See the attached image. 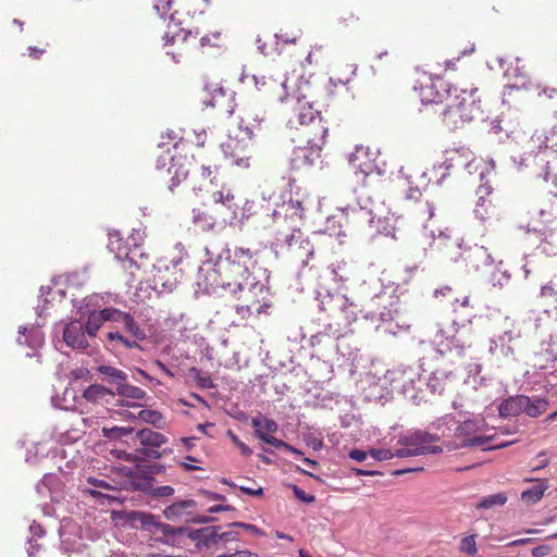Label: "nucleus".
Instances as JSON below:
<instances>
[{
  "label": "nucleus",
  "mask_w": 557,
  "mask_h": 557,
  "mask_svg": "<svg viewBox=\"0 0 557 557\" xmlns=\"http://www.w3.org/2000/svg\"><path fill=\"white\" fill-rule=\"evenodd\" d=\"M207 260L198 269L195 295H213L220 289L227 292L236 299L243 298V293L261 295L269 294V275L262 283L250 273L255 264L253 252L244 247L231 248L224 245L219 248H206Z\"/></svg>",
  "instance_id": "1"
},
{
  "label": "nucleus",
  "mask_w": 557,
  "mask_h": 557,
  "mask_svg": "<svg viewBox=\"0 0 557 557\" xmlns=\"http://www.w3.org/2000/svg\"><path fill=\"white\" fill-rule=\"evenodd\" d=\"M480 107L476 103L472 92L468 94L462 89L457 91L446 102V107L442 112L443 122L450 131H457L471 122L479 113Z\"/></svg>",
  "instance_id": "2"
},
{
  "label": "nucleus",
  "mask_w": 557,
  "mask_h": 557,
  "mask_svg": "<svg viewBox=\"0 0 557 557\" xmlns=\"http://www.w3.org/2000/svg\"><path fill=\"white\" fill-rule=\"evenodd\" d=\"M385 380L389 382L393 391L401 393L413 404H419L422 400L421 388L418 386L421 384V375L412 367L400 364L388 370Z\"/></svg>",
  "instance_id": "3"
},
{
  "label": "nucleus",
  "mask_w": 557,
  "mask_h": 557,
  "mask_svg": "<svg viewBox=\"0 0 557 557\" xmlns=\"http://www.w3.org/2000/svg\"><path fill=\"white\" fill-rule=\"evenodd\" d=\"M327 126H321L320 138L309 137L307 145L304 147H296L289 159L292 170H299L304 166H312L315 161L321 157L322 146L325 143L327 135Z\"/></svg>",
  "instance_id": "4"
},
{
  "label": "nucleus",
  "mask_w": 557,
  "mask_h": 557,
  "mask_svg": "<svg viewBox=\"0 0 557 557\" xmlns=\"http://www.w3.org/2000/svg\"><path fill=\"white\" fill-rule=\"evenodd\" d=\"M109 243L108 248L111 252L115 255V258L123 262L124 269L136 268L140 269L141 263L137 261V257L144 258L145 253L138 252L139 247L136 243V239L133 238L134 244L133 248H131L126 243H123V238L119 231H112L108 234Z\"/></svg>",
  "instance_id": "5"
},
{
  "label": "nucleus",
  "mask_w": 557,
  "mask_h": 557,
  "mask_svg": "<svg viewBox=\"0 0 557 557\" xmlns=\"http://www.w3.org/2000/svg\"><path fill=\"white\" fill-rule=\"evenodd\" d=\"M457 91V87L441 77L429 78L420 86V98L424 104L446 103Z\"/></svg>",
  "instance_id": "6"
},
{
  "label": "nucleus",
  "mask_w": 557,
  "mask_h": 557,
  "mask_svg": "<svg viewBox=\"0 0 557 557\" xmlns=\"http://www.w3.org/2000/svg\"><path fill=\"white\" fill-rule=\"evenodd\" d=\"M181 260H172L169 263L159 262L153 265L156 273L153 274L154 288L160 286L161 292H172L182 277V270H177Z\"/></svg>",
  "instance_id": "7"
},
{
  "label": "nucleus",
  "mask_w": 557,
  "mask_h": 557,
  "mask_svg": "<svg viewBox=\"0 0 557 557\" xmlns=\"http://www.w3.org/2000/svg\"><path fill=\"white\" fill-rule=\"evenodd\" d=\"M187 525L175 527L170 523L163 522L160 520V518H158V521L151 534H160V536L156 537V541L161 544L181 548L185 544L184 539L187 537Z\"/></svg>",
  "instance_id": "8"
},
{
  "label": "nucleus",
  "mask_w": 557,
  "mask_h": 557,
  "mask_svg": "<svg viewBox=\"0 0 557 557\" xmlns=\"http://www.w3.org/2000/svg\"><path fill=\"white\" fill-rule=\"evenodd\" d=\"M87 333L84 327V322L78 319H74L71 322L63 325L62 341L66 346L74 350L91 355L89 351V344L87 341Z\"/></svg>",
  "instance_id": "9"
},
{
  "label": "nucleus",
  "mask_w": 557,
  "mask_h": 557,
  "mask_svg": "<svg viewBox=\"0 0 557 557\" xmlns=\"http://www.w3.org/2000/svg\"><path fill=\"white\" fill-rule=\"evenodd\" d=\"M136 438L139 440L140 445L145 446L146 450L152 449L154 454H158V457H149L148 461L160 459L173 453L172 448H161L162 445L168 443L169 438L164 434L153 431L150 428L139 429Z\"/></svg>",
  "instance_id": "10"
},
{
  "label": "nucleus",
  "mask_w": 557,
  "mask_h": 557,
  "mask_svg": "<svg viewBox=\"0 0 557 557\" xmlns=\"http://www.w3.org/2000/svg\"><path fill=\"white\" fill-rule=\"evenodd\" d=\"M198 508V502L194 498L176 499L165 506L162 516L165 520L174 523H188L190 515Z\"/></svg>",
  "instance_id": "11"
},
{
  "label": "nucleus",
  "mask_w": 557,
  "mask_h": 557,
  "mask_svg": "<svg viewBox=\"0 0 557 557\" xmlns=\"http://www.w3.org/2000/svg\"><path fill=\"white\" fill-rule=\"evenodd\" d=\"M220 147L225 159H228L232 165H237L244 169L249 166L250 157L247 153V141L244 139L228 137Z\"/></svg>",
  "instance_id": "12"
},
{
  "label": "nucleus",
  "mask_w": 557,
  "mask_h": 557,
  "mask_svg": "<svg viewBox=\"0 0 557 557\" xmlns=\"http://www.w3.org/2000/svg\"><path fill=\"white\" fill-rule=\"evenodd\" d=\"M305 245L308 246L309 240L304 237L300 230H293L290 234H277L271 244V250L277 258L287 250L306 249Z\"/></svg>",
  "instance_id": "13"
},
{
  "label": "nucleus",
  "mask_w": 557,
  "mask_h": 557,
  "mask_svg": "<svg viewBox=\"0 0 557 557\" xmlns=\"http://www.w3.org/2000/svg\"><path fill=\"white\" fill-rule=\"evenodd\" d=\"M557 361V341L550 338L543 341L539 348L534 351V367L540 370H548L555 367Z\"/></svg>",
  "instance_id": "14"
},
{
  "label": "nucleus",
  "mask_w": 557,
  "mask_h": 557,
  "mask_svg": "<svg viewBox=\"0 0 557 557\" xmlns=\"http://www.w3.org/2000/svg\"><path fill=\"white\" fill-rule=\"evenodd\" d=\"M461 257L466 262V267L469 271L478 272L484 265H491L495 261L492 255L487 251L484 246L474 245L466 249Z\"/></svg>",
  "instance_id": "15"
},
{
  "label": "nucleus",
  "mask_w": 557,
  "mask_h": 557,
  "mask_svg": "<svg viewBox=\"0 0 557 557\" xmlns=\"http://www.w3.org/2000/svg\"><path fill=\"white\" fill-rule=\"evenodd\" d=\"M221 525H208L199 529L188 527L187 539L196 543V546L201 548H210L218 545V531Z\"/></svg>",
  "instance_id": "16"
},
{
  "label": "nucleus",
  "mask_w": 557,
  "mask_h": 557,
  "mask_svg": "<svg viewBox=\"0 0 557 557\" xmlns=\"http://www.w3.org/2000/svg\"><path fill=\"white\" fill-rule=\"evenodd\" d=\"M438 441V434H433L424 430H413L408 431L406 434L399 436L398 444L401 446H409L418 450H424L426 444H432Z\"/></svg>",
  "instance_id": "17"
},
{
  "label": "nucleus",
  "mask_w": 557,
  "mask_h": 557,
  "mask_svg": "<svg viewBox=\"0 0 557 557\" xmlns=\"http://www.w3.org/2000/svg\"><path fill=\"white\" fill-rule=\"evenodd\" d=\"M107 348L114 354H121L127 349H141L140 344L127 335L124 331H110L106 335Z\"/></svg>",
  "instance_id": "18"
},
{
  "label": "nucleus",
  "mask_w": 557,
  "mask_h": 557,
  "mask_svg": "<svg viewBox=\"0 0 557 557\" xmlns=\"http://www.w3.org/2000/svg\"><path fill=\"white\" fill-rule=\"evenodd\" d=\"M137 431L132 426H103L101 429L102 436L110 441H119L125 444L128 448L139 444V440L136 438Z\"/></svg>",
  "instance_id": "19"
},
{
  "label": "nucleus",
  "mask_w": 557,
  "mask_h": 557,
  "mask_svg": "<svg viewBox=\"0 0 557 557\" xmlns=\"http://www.w3.org/2000/svg\"><path fill=\"white\" fill-rule=\"evenodd\" d=\"M126 523L129 524L133 529H140L144 532L150 533L153 531L154 525L158 521V516L149 512V511H141V510H132L126 512L125 515Z\"/></svg>",
  "instance_id": "20"
},
{
  "label": "nucleus",
  "mask_w": 557,
  "mask_h": 557,
  "mask_svg": "<svg viewBox=\"0 0 557 557\" xmlns=\"http://www.w3.org/2000/svg\"><path fill=\"white\" fill-rule=\"evenodd\" d=\"M318 307L320 311H325L331 314L338 310H346L349 308L348 298L342 294H331L325 290V294L318 292Z\"/></svg>",
  "instance_id": "21"
},
{
  "label": "nucleus",
  "mask_w": 557,
  "mask_h": 557,
  "mask_svg": "<svg viewBox=\"0 0 557 557\" xmlns=\"http://www.w3.org/2000/svg\"><path fill=\"white\" fill-rule=\"evenodd\" d=\"M453 379H455V373L453 371L436 369L429 377H424L423 380L421 379V384L419 386L421 387V385L424 384L432 394L441 395L444 392L447 382Z\"/></svg>",
  "instance_id": "22"
},
{
  "label": "nucleus",
  "mask_w": 557,
  "mask_h": 557,
  "mask_svg": "<svg viewBox=\"0 0 557 557\" xmlns=\"http://www.w3.org/2000/svg\"><path fill=\"white\" fill-rule=\"evenodd\" d=\"M527 404H528V400H527L525 395L510 396V397L504 399L498 405L499 417H502V418L517 417L523 412V409H525L524 405H527Z\"/></svg>",
  "instance_id": "23"
},
{
  "label": "nucleus",
  "mask_w": 557,
  "mask_h": 557,
  "mask_svg": "<svg viewBox=\"0 0 557 557\" xmlns=\"http://www.w3.org/2000/svg\"><path fill=\"white\" fill-rule=\"evenodd\" d=\"M40 324L37 323L35 326H20L18 334L25 336L24 339L21 337L17 338L18 344L26 345L34 351L38 350L45 343L44 333L40 331Z\"/></svg>",
  "instance_id": "24"
},
{
  "label": "nucleus",
  "mask_w": 557,
  "mask_h": 557,
  "mask_svg": "<svg viewBox=\"0 0 557 557\" xmlns=\"http://www.w3.org/2000/svg\"><path fill=\"white\" fill-rule=\"evenodd\" d=\"M517 338L518 336L515 337L511 331L504 332L497 338L491 339L490 350L491 352H495L499 349L504 357L515 359V350L517 347L515 341Z\"/></svg>",
  "instance_id": "25"
},
{
  "label": "nucleus",
  "mask_w": 557,
  "mask_h": 557,
  "mask_svg": "<svg viewBox=\"0 0 557 557\" xmlns=\"http://www.w3.org/2000/svg\"><path fill=\"white\" fill-rule=\"evenodd\" d=\"M132 449V451H126L124 449H115L114 454L117 459L129 463L148 462L149 457H158L157 453L154 454L152 449L146 450L145 446L140 444L133 446Z\"/></svg>",
  "instance_id": "26"
},
{
  "label": "nucleus",
  "mask_w": 557,
  "mask_h": 557,
  "mask_svg": "<svg viewBox=\"0 0 557 557\" xmlns=\"http://www.w3.org/2000/svg\"><path fill=\"white\" fill-rule=\"evenodd\" d=\"M397 301H389V306H383V309L380 312L376 311H369L366 312L363 318L366 320L371 321L372 323H391L398 319L399 310L397 307Z\"/></svg>",
  "instance_id": "27"
},
{
  "label": "nucleus",
  "mask_w": 557,
  "mask_h": 557,
  "mask_svg": "<svg viewBox=\"0 0 557 557\" xmlns=\"http://www.w3.org/2000/svg\"><path fill=\"white\" fill-rule=\"evenodd\" d=\"M487 428V423L484 419V417L478 414V416H471L470 418L466 419L465 421L458 423L455 428V432L459 435L469 436L472 434H475L478 432H481Z\"/></svg>",
  "instance_id": "28"
},
{
  "label": "nucleus",
  "mask_w": 557,
  "mask_h": 557,
  "mask_svg": "<svg viewBox=\"0 0 557 557\" xmlns=\"http://www.w3.org/2000/svg\"><path fill=\"white\" fill-rule=\"evenodd\" d=\"M97 371L102 375V381L109 385L115 386V389L122 382L128 379L126 372L108 364L98 366Z\"/></svg>",
  "instance_id": "29"
},
{
  "label": "nucleus",
  "mask_w": 557,
  "mask_h": 557,
  "mask_svg": "<svg viewBox=\"0 0 557 557\" xmlns=\"http://www.w3.org/2000/svg\"><path fill=\"white\" fill-rule=\"evenodd\" d=\"M113 389L102 384H91L83 392V397L89 403H99L104 400L107 396H114Z\"/></svg>",
  "instance_id": "30"
},
{
  "label": "nucleus",
  "mask_w": 557,
  "mask_h": 557,
  "mask_svg": "<svg viewBox=\"0 0 557 557\" xmlns=\"http://www.w3.org/2000/svg\"><path fill=\"white\" fill-rule=\"evenodd\" d=\"M122 324L123 331L138 344L147 338L146 331L134 320L132 314L127 313Z\"/></svg>",
  "instance_id": "31"
},
{
  "label": "nucleus",
  "mask_w": 557,
  "mask_h": 557,
  "mask_svg": "<svg viewBox=\"0 0 557 557\" xmlns=\"http://www.w3.org/2000/svg\"><path fill=\"white\" fill-rule=\"evenodd\" d=\"M214 201L216 203H221L223 207H225L230 212L231 216L223 218V222H230V224H233L235 220L238 219L237 216V209L238 206L234 202V196L227 193L226 195L223 194V191H218L214 194Z\"/></svg>",
  "instance_id": "32"
},
{
  "label": "nucleus",
  "mask_w": 557,
  "mask_h": 557,
  "mask_svg": "<svg viewBox=\"0 0 557 557\" xmlns=\"http://www.w3.org/2000/svg\"><path fill=\"white\" fill-rule=\"evenodd\" d=\"M457 426L456 419L446 414L441 418H438L436 421L431 423V429L435 430L436 433L440 435V438L442 436H449L453 431H455V428Z\"/></svg>",
  "instance_id": "33"
},
{
  "label": "nucleus",
  "mask_w": 557,
  "mask_h": 557,
  "mask_svg": "<svg viewBox=\"0 0 557 557\" xmlns=\"http://www.w3.org/2000/svg\"><path fill=\"white\" fill-rule=\"evenodd\" d=\"M128 480L126 482L127 488L133 492H140L149 497L152 484L149 482V478L139 476L135 474H126Z\"/></svg>",
  "instance_id": "34"
},
{
  "label": "nucleus",
  "mask_w": 557,
  "mask_h": 557,
  "mask_svg": "<svg viewBox=\"0 0 557 557\" xmlns=\"http://www.w3.org/2000/svg\"><path fill=\"white\" fill-rule=\"evenodd\" d=\"M138 419L147 424H151L159 430L165 428V419L163 414L158 410L141 409L138 412Z\"/></svg>",
  "instance_id": "35"
},
{
  "label": "nucleus",
  "mask_w": 557,
  "mask_h": 557,
  "mask_svg": "<svg viewBox=\"0 0 557 557\" xmlns=\"http://www.w3.org/2000/svg\"><path fill=\"white\" fill-rule=\"evenodd\" d=\"M528 404L524 405L525 409L523 412L531 418H537L544 413L548 407V400L542 397H535L534 399L527 396Z\"/></svg>",
  "instance_id": "36"
},
{
  "label": "nucleus",
  "mask_w": 557,
  "mask_h": 557,
  "mask_svg": "<svg viewBox=\"0 0 557 557\" xmlns=\"http://www.w3.org/2000/svg\"><path fill=\"white\" fill-rule=\"evenodd\" d=\"M114 393L121 397L135 400H141L147 395L144 389L129 384L128 379L125 380V382H122Z\"/></svg>",
  "instance_id": "37"
},
{
  "label": "nucleus",
  "mask_w": 557,
  "mask_h": 557,
  "mask_svg": "<svg viewBox=\"0 0 557 557\" xmlns=\"http://www.w3.org/2000/svg\"><path fill=\"white\" fill-rule=\"evenodd\" d=\"M368 149L366 150L363 147H357L356 152L350 153L349 156V163L352 168L357 169L362 173L364 176L369 175L373 164L372 162L366 161V162H359L360 156H367Z\"/></svg>",
  "instance_id": "38"
},
{
  "label": "nucleus",
  "mask_w": 557,
  "mask_h": 557,
  "mask_svg": "<svg viewBox=\"0 0 557 557\" xmlns=\"http://www.w3.org/2000/svg\"><path fill=\"white\" fill-rule=\"evenodd\" d=\"M298 121L301 125H314L318 124L319 128L321 126H325L322 124L321 112L318 110L313 111L311 104H308L307 108H304L298 114Z\"/></svg>",
  "instance_id": "39"
},
{
  "label": "nucleus",
  "mask_w": 557,
  "mask_h": 557,
  "mask_svg": "<svg viewBox=\"0 0 557 557\" xmlns=\"http://www.w3.org/2000/svg\"><path fill=\"white\" fill-rule=\"evenodd\" d=\"M507 499L508 498L505 493L492 494V495L482 497L478 502L475 507L478 509H492L495 507L504 506L506 504Z\"/></svg>",
  "instance_id": "40"
},
{
  "label": "nucleus",
  "mask_w": 557,
  "mask_h": 557,
  "mask_svg": "<svg viewBox=\"0 0 557 557\" xmlns=\"http://www.w3.org/2000/svg\"><path fill=\"white\" fill-rule=\"evenodd\" d=\"M547 485L544 482L534 484L521 493V499L529 504L537 503L544 495Z\"/></svg>",
  "instance_id": "41"
},
{
  "label": "nucleus",
  "mask_w": 557,
  "mask_h": 557,
  "mask_svg": "<svg viewBox=\"0 0 557 557\" xmlns=\"http://www.w3.org/2000/svg\"><path fill=\"white\" fill-rule=\"evenodd\" d=\"M103 322H104V319L100 311L90 312L86 323H84V327H85L87 335L89 337H95Z\"/></svg>",
  "instance_id": "42"
},
{
  "label": "nucleus",
  "mask_w": 557,
  "mask_h": 557,
  "mask_svg": "<svg viewBox=\"0 0 557 557\" xmlns=\"http://www.w3.org/2000/svg\"><path fill=\"white\" fill-rule=\"evenodd\" d=\"M502 265H503V261L500 260L497 262L496 269L490 277V283L494 287L505 286L511 277L510 273L507 270L502 269Z\"/></svg>",
  "instance_id": "43"
},
{
  "label": "nucleus",
  "mask_w": 557,
  "mask_h": 557,
  "mask_svg": "<svg viewBox=\"0 0 557 557\" xmlns=\"http://www.w3.org/2000/svg\"><path fill=\"white\" fill-rule=\"evenodd\" d=\"M174 494H175V488L171 485L154 486V484H152L149 497L151 499H158V500H161L162 503H165L168 499L173 497Z\"/></svg>",
  "instance_id": "44"
},
{
  "label": "nucleus",
  "mask_w": 557,
  "mask_h": 557,
  "mask_svg": "<svg viewBox=\"0 0 557 557\" xmlns=\"http://www.w3.org/2000/svg\"><path fill=\"white\" fill-rule=\"evenodd\" d=\"M193 220L196 224H198L203 231H210L216 224V220L209 215L206 212L200 210H193Z\"/></svg>",
  "instance_id": "45"
},
{
  "label": "nucleus",
  "mask_w": 557,
  "mask_h": 557,
  "mask_svg": "<svg viewBox=\"0 0 557 557\" xmlns=\"http://www.w3.org/2000/svg\"><path fill=\"white\" fill-rule=\"evenodd\" d=\"M487 443H490L488 437H486L484 435H479V436H472V437L466 438L457 445H453L451 443H448L447 447L449 450L453 448H473L476 446L485 445Z\"/></svg>",
  "instance_id": "46"
},
{
  "label": "nucleus",
  "mask_w": 557,
  "mask_h": 557,
  "mask_svg": "<svg viewBox=\"0 0 557 557\" xmlns=\"http://www.w3.org/2000/svg\"><path fill=\"white\" fill-rule=\"evenodd\" d=\"M269 295H270V293L265 296V298H262L261 295L243 293L242 299L243 300L253 299L252 305H259L258 308H256L257 314H261V313L268 314V309L271 307V304L268 301Z\"/></svg>",
  "instance_id": "47"
},
{
  "label": "nucleus",
  "mask_w": 557,
  "mask_h": 557,
  "mask_svg": "<svg viewBox=\"0 0 557 557\" xmlns=\"http://www.w3.org/2000/svg\"><path fill=\"white\" fill-rule=\"evenodd\" d=\"M189 373L196 380L199 387H201L203 389L214 387V384H213L211 377L207 374H202L198 368H196V367L190 368Z\"/></svg>",
  "instance_id": "48"
},
{
  "label": "nucleus",
  "mask_w": 557,
  "mask_h": 557,
  "mask_svg": "<svg viewBox=\"0 0 557 557\" xmlns=\"http://www.w3.org/2000/svg\"><path fill=\"white\" fill-rule=\"evenodd\" d=\"M173 169H174V172H173V175L171 177V184L169 186V189L171 191H173L174 188L176 186H178L181 182L186 180V177H187V175L189 173V170L185 165H183V164H181V165L176 164V166L173 168Z\"/></svg>",
  "instance_id": "49"
},
{
  "label": "nucleus",
  "mask_w": 557,
  "mask_h": 557,
  "mask_svg": "<svg viewBox=\"0 0 557 557\" xmlns=\"http://www.w3.org/2000/svg\"><path fill=\"white\" fill-rule=\"evenodd\" d=\"M134 466H135L134 469L124 468L125 474H135V475H139V476H147V478H149V482L151 484L154 483V478H152L151 474L149 473L150 470H149L147 462H134Z\"/></svg>",
  "instance_id": "50"
},
{
  "label": "nucleus",
  "mask_w": 557,
  "mask_h": 557,
  "mask_svg": "<svg viewBox=\"0 0 557 557\" xmlns=\"http://www.w3.org/2000/svg\"><path fill=\"white\" fill-rule=\"evenodd\" d=\"M475 534L468 535L461 539L459 549L467 555L473 556L476 554Z\"/></svg>",
  "instance_id": "51"
},
{
  "label": "nucleus",
  "mask_w": 557,
  "mask_h": 557,
  "mask_svg": "<svg viewBox=\"0 0 557 557\" xmlns=\"http://www.w3.org/2000/svg\"><path fill=\"white\" fill-rule=\"evenodd\" d=\"M369 458L373 461H386L393 458V450L387 448H369Z\"/></svg>",
  "instance_id": "52"
},
{
  "label": "nucleus",
  "mask_w": 557,
  "mask_h": 557,
  "mask_svg": "<svg viewBox=\"0 0 557 557\" xmlns=\"http://www.w3.org/2000/svg\"><path fill=\"white\" fill-rule=\"evenodd\" d=\"M104 321H115L122 323L127 312H123L115 308H104L100 310Z\"/></svg>",
  "instance_id": "53"
},
{
  "label": "nucleus",
  "mask_w": 557,
  "mask_h": 557,
  "mask_svg": "<svg viewBox=\"0 0 557 557\" xmlns=\"http://www.w3.org/2000/svg\"><path fill=\"white\" fill-rule=\"evenodd\" d=\"M290 488L294 493V496L304 504H312L315 502V496L312 494L306 493L302 488H300L296 484H292Z\"/></svg>",
  "instance_id": "54"
},
{
  "label": "nucleus",
  "mask_w": 557,
  "mask_h": 557,
  "mask_svg": "<svg viewBox=\"0 0 557 557\" xmlns=\"http://www.w3.org/2000/svg\"><path fill=\"white\" fill-rule=\"evenodd\" d=\"M228 527L244 529L245 531H248L256 536L264 535V532L260 528H258L255 524L247 523V522L234 521V522L228 523Z\"/></svg>",
  "instance_id": "55"
},
{
  "label": "nucleus",
  "mask_w": 557,
  "mask_h": 557,
  "mask_svg": "<svg viewBox=\"0 0 557 557\" xmlns=\"http://www.w3.org/2000/svg\"><path fill=\"white\" fill-rule=\"evenodd\" d=\"M227 436L238 447L240 454L245 457H249L252 454V449L239 440V437L231 430L227 431Z\"/></svg>",
  "instance_id": "56"
},
{
  "label": "nucleus",
  "mask_w": 557,
  "mask_h": 557,
  "mask_svg": "<svg viewBox=\"0 0 557 557\" xmlns=\"http://www.w3.org/2000/svg\"><path fill=\"white\" fill-rule=\"evenodd\" d=\"M416 456H422V450H418L416 448H411L409 446H403L401 448L396 449L393 451V458H408V457H416Z\"/></svg>",
  "instance_id": "57"
},
{
  "label": "nucleus",
  "mask_w": 557,
  "mask_h": 557,
  "mask_svg": "<svg viewBox=\"0 0 557 557\" xmlns=\"http://www.w3.org/2000/svg\"><path fill=\"white\" fill-rule=\"evenodd\" d=\"M196 511L197 510H195L194 513L190 515L188 523H193V524H208V523L215 522L218 520L214 516H211V515H200V513H197Z\"/></svg>",
  "instance_id": "58"
},
{
  "label": "nucleus",
  "mask_w": 557,
  "mask_h": 557,
  "mask_svg": "<svg viewBox=\"0 0 557 557\" xmlns=\"http://www.w3.org/2000/svg\"><path fill=\"white\" fill-rule=\"evenodd\" d=\"M446 347L450 351L455 350L458 356L465 355L466 346L456 336L447 338Z\"/></svg>",
  "instance_id": "59"
},
{
  "label": "nucleus",
  "mask_w": 557,
  "mask_h": 557,
  "mask_svg": "<svg viewBox=\"0 0 557 557\" xmlns=\"http://www.w3.org/2000/svg\"><path fill=\"white\" fill-rule=\"evenodd\" d=\"M260 441L264 444H268L276 449H284L286 446V442L283 440H280L277 437H274L273 435L267 434V435H260Z\"/></svg>",
  "instance_id": "60"
},
{
  "label": "nucleus",
  "mask_w": 557,
  "mask_h": 557,
  "mask_svg": "<svg viewBox=\"0 0 557 557\" xmlns=\"http://www.w3.org/2000/svg\"><path fill=\"white\" fill-rule=\"evenodd\" d=\"M168 161H171V166L169 168V173H172L173 168L176 166V160L173 156L170 154V150L166 151V154H162L157 159V169H163L166 166Z\"/></svg>",
  "instance_id": "61"
},
{
  "label": "nucleus",
  "mask_w": 557,
  "mask_h": 557,
  "mask_svg": "<svg viewBox=\"0 0 557 557\" xmlns=\"http://www.w3.org/2000/svg\"><path fill=\"white\" fill-rule=\"evenodd\" d=\"M30 536L28 540L37 541L38 539H41L46 535L45 529L37 523L35 520L32 522V524L28 528Z\"/></svg>",
  "instance_id": "62"
},
{
  "label": "nucleus",
  "mask_w": 557,
  "mask_h": 557,
  "mask_svg": "<svg viewBox=\"0 0 557 557\" xmlns=\"http://www.w3.org/2000/svg\"><path fill=\"white\" fill-rule=\"evenodd\" d=\"M348 457L358 462L367 461L369 458V449L352 448L349 450Z\"/></svg>",
  "instance_id": "63"
},
{
  "label": "nucleus",
  "mask_w": 557,
  "mask_h": 557,
  "mask_svg": "<svg viewBox=\"0 0 557 557\" xmlns=\"http://www.w3.org/2000/svg\"><path fill=\"white\" fill-rule=\"evenodd\" d=\"M552 547L546 544L537 545L532 548L533 557H545L552 553Z\"/></svg>",
  "instance_id": "64"
}]
</instances>
